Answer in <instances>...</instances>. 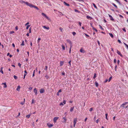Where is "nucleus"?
<instances>
[{"instance_id":"1","label":"nucleus","mask_w":128,"mask_h":128,"mask_svg":"<svg viewBox=\"0 0 128 128\" xmlns=\"http://www.w3.org/2000/svg\"><path fill=\"white\" fill-rule=\"evenodd\" d=\"M19 2H20L21 3H25V4L27 6H29L30 4V3L28 2H26L22 0H20L19 1Z\"/></svg>"},{"instance_id":"2","label":"nucleus","mask_w":128,"mask_h":128,"mask_svg":"<svg viewBox=\"0 0 128 128\" xmlns=\"http://www.w3.org/2000/svg\"><path fill=\"white\" fill-rule=\"evenodd\" d=\"M29 6L30 8H34L38 10H39V8L36 6H34L30 4Z\"/></svg>"},{"instance_id":"3","label":"nucleus","mask_w":128,"mask_h":128,"mask_svg":"<svg viewBox=\"0 0 128 128\" xmlns=\"http://www.w3.org/2000/svg\"><path fill=\"white\" fill-rule=\"evenodd\" d=\"M42 16L44 17L45 18H46L48 20H50V18H49L48 17V16H47L45 14H44V13H42Z\"/></svg>"},{"instance_id":"4","label":"nucleus","mask_w":128,"mask_h":128,"mask_svg":"<svg viewBox=\"0 0 128 128\" xmlns=\"http://www.w3.org/2000/svg\"><path fill=\"white\" fill-rule=\"evenodd\" d=\"M77 120V119L76 118H74V126L75 127V125L76 123Z\"/></svg>"},{"instance_id":"5","label":"nucleus","mask_w":128,"mask_h":128,"mask_svg":"<svg viewBox=\"0 0 128 128\" xmlns=\"http://www.w3.org/2000/svg\"><path fill=\"white\" fill-rule=\"evenodd\" d=\"M128 103V102H126L122 104L121 105V107L123 108L124 107V106L126 105Z\"/></svg>"},{"instance_id":"6","label":"nucleus","mask_w":128,"mask_h":128,"mask_svg":"<svg viewBox=\"0 0 128 128\" xmlns=\"http://www.w3.org/2000/svg\"><path fill=\"white\" fill-rule=\"evenodd\" d=\"M58 118L57 117H55L54 118L53 120L54 123L56 122V120Z\"/></svg>"},{"instance_id":"7","label":"nucleus","mask_w":128,"mask_h":128,"mask_svg":"<svg viewBox=\"0 0 128 128\" xmlns=\"http://www.w3.org/2000/svg\"><path fill=\"white\" fill-rule=\"evenodd\" d=\"M117 53L120 55V56L122 57H123L122 55L121 54V53L118 50H117Z\"/></svg>"},{"instance_id":"8","label":"nucleus","mask_w":128,"mask_h":128,"mask_svg":"<svg viewBox=\"0 0 128 128\" xmlns=\"http://www.w3.org/2000/svg\"><path fill=\"white\" fill-rule=\"evenodd\" d=\"M108 15L109 16L110 18V20L112 21H114V19L112 16L111 15L109 14H108Z\"/></svg>"},{"instance_id":"9","label":"nucleus","mask_w":128,"mask_h":128,"mask_svg":"<svg viewBox=\"0 0 128 128\" xmlns=\"http://www.w3.org/2000/svg\"><path fill=\"white\" fill-rule=\"evenodd\" d=\"M44 91V90L43 88H41L40 89V92L41 94L43 93Z\"/></svg>"},{"instance_id":"10","label":"nucleus","mask_w":128,"mask_h":128,"mask_svg":"<svg viewBox=\"0 0 128 128\" xmlns=\"http://www.w3.org/2000/svg\"><path fill=\"white\" fill-rule=\"evenodd\" d=\"M63 3L64 5L67 6H70V4H69L66 3L65 1H64Z\"/></svg>"},{"instance_id":"11","label":"nucleus","mask_w":128,"mask_h":128,"mask_svg":"<svg viewBox=\"0 0 128 128\" xmlns=\"http://www.w3.org/2000/svg\"><path fill=\"white\" fill-rule=\"evenodd\" d=\"M80 52L83 53L85 52V51H84L83 49L82 48L80 49Z\"/></svg>"},{"instance_id":"12","label":"nucleus","mask_w":128,"mask_h":128,"mask_svg":"<svg viewBox=\"0 0 128 128\" xmlns=\"http://www.w3.org/2000/svg\"><path fill=\"white\" fill-rule=\"evenodd\" d=\"M34 92L35 93V94L36 95H37V90H36V88L34 89Z\"/></svg>"},{"instance_id":"13","label":"nucleus","mask_w":128,"mask_h":128,"mask_svg":"<svg viewBox=\"0 0 128 128\" xmlns=\"http://www.w3.org/2000/svg\"><path fill=\"white\" fill-rule=\"evenodd\" d=\"M43 28L45 29H47L48 30L49 29V28L48 27H46V26H43Z\"/></svg>"},{"instance_id":"14","label":"nucleus","mask_w":128,"mask_h":128,"mask_svg":"<svg viewBox=\"0 0 128 128\" xmlns=\"http://www.w3.org/2000/svg\"><path fill=\"white\" fill-rule=\"evenodd\" d=\"M86 18L88 19H90V20H91L92 18V17L88 16H86Z\"/></svg>"},{"instance_id":"15","label":"nucleus","mask_w":128,"mask_h":128,"mask_svg":"<svg viewBox=\"0 0 128 128\" xmlns=\"http://www.w3.org/2000/svg\"><path fill=\"white\" fill-rule=\"evenodd\" d=\"M20 86H18L17 87L16 89V90L18 91H19L20 90Z\"/></svg>"},{"instance_id":"16","label":"nucleus","mask_w":128,"mask_h":128,"mask_svg":"<svg viewBox=\"0 0 128 128\" xmlns=\"http://www.w3.org/2000/svg\"><path fill=\"white\" fill-rule=\"evenodd\" d=\"M48 126V127L49 128H51L53 126V125L52 124H47Z\"/></svg>"},{"instance_id":"17","label":"nucleus","mask_w":128,"mask_h":128,"mask_svg":"<svg viewBox=\"0 0 128 128\" xmlns=\"http://www.w3.org/2000/svg\"><path fill=\"white\" fill-rule=\"evenodd\" d=\"M62 119H63L64 120V122H66V117L65 116L64 117L62 118Z\"/></svg>"},{"instance_id":"18","label":"nucleus","mask_w":128,"mask_h":128,"mask_svg":"<svg viewBox=\"0 0 128 128\" xmlns=\"http://www.w3.org/2000/svg\"><path fill=\"white\" fill-rule=\"evenodd\" d=\"M66 41L70 44L72 43L71 41L69 39H67Z\"/></svg>"},{"instance_id":"19","label":"nucleus","mask_w":128,"mask_h":128,"mask_svg":"<svg viewBox=\"0 0 128 128\" xmlns=\"http://www.w3.org/2000/svg\"><path fill=\"white\" fill-rule=\"evenodd\" d=\"M109 34L110 35V36L112 38H113V36L112 34L111 33H109Z\"/></svg>"},{"instance_id":"20","label":"nucleus","mask_w":128,"mask_h":128,"mask_svg":"<svg viewBox=\"0 0 128 128\" xmlns=\"http://www.w3.org/2000/svg\"><path fill=\"white\" fill-rule=\"evenodd\" d=\"M2 84H4V88H6V87L7 86H6V83H2Z\"/></svg>"},{"instance_id":"21","label":"nucleus","mask_w":128,"mask_h":128,"mask_svg":"<svg viewBox=\"0 0 128 128\" xmlns=\"http://www.w3.org/2000/svg\"><path fill=\"white\" fill-rule=\"evenodd\" d=\"M74 107H73L71 108L70 109V112H72L74 110Z\"/></svg>"},{"instance_id":"22","label":"nucleus","mask_w":128,"mask_h":128,"mask_svg":"<svg viewBox=\"0 0 128 128\" xmlns=\"http://www.w3.org/2000/svg\"><path fill=\"white\" fill-rule=\"evenodd\" d=\"M2 68H2V67L1 68V70H0V72L2 74H4V72H3V71L2 70Z\"/></svg>"},{"instance_id":"23","label":"nucleus","mask_w":128,"mask_h":128,"mask_svg":"<svg viewBox=\"0 0 128 128\" xmlns=\"http://www.w3.org/2000/svg\"><path fill=\"white\" fill-rule=\"evenodd\" d=\"M30 115L29 114L27 115L26 116V117L28 118H30Z\"/></svg>"},{"instance_id":"24","label":"nucleus","mask_w":128,"mask_h":128,"mask_svg":"<svg viewBox=\"0 0 128 128\" xmlns=\"http://www.w3.org/2000/svg\"><path fill=\"white\" fill-rule=\"evenodd\" d=\"M62 49L63 50H64L65 49V47L64 46V45H62Z\"/></svg>"},{"instance_id":"25","label":"nucleus","mask_w":128,"mask_h":128,"mask_svg":"<svg viewBox=\"0 0 128 128\" xmlns=\"http://www.w3.org/2000/svg\"><path fill=\"white\" fill-rule=\"evenodd\" d=\"M112 4L113 5L114 7H115L116 8H117V7L116 6L114 3H112Z\"/></svg>"},{"instance_id":"26","label":"nucleus","mask_w":128,"mask_h":128,"mask_svg":"<svg viewBox=\"0 0 128 128\" xmlns=\"http://www.w3.org/2000/svg\"><path fill=\"white\" fill-rule=\"evenodd\" d=\"M95 84L96 87H98V84L97 82H95Z\"/></svg>"},{"instance_id":"27","label":"nucleus","mask_w":128,"mask_h":128,"mask_svg":"<svg viewBox=\"0 0 128 128\" xmlns=\"http://www.w3.org/2000/svg\"><path fill=\"white\" fill-rule=\"evenodd\" d=\"M93 5L95 8L96 9H97V8L96 6V5L94 4L93 3Z\"/></svg>"},{"instance_id":"28","label":"nucleus","mask_w":128,"mask_h":128,"mask_svg":"<svg viewBox=\"0 0 128 128\" xmlns=\"http://www.w3.org/2000/svg\"><path fill=\"white\" fill-rule=\"evenodd\" d=\"M99 27H100V28L102 30H104V29L102 28V27L101 26H100V25H99Z\"/></svg>"},{"instance_id":"29","label":"nucleus","mask_w":128,"mask_h":128,"mask_svg":"<svg viewBox=\"0 0 128 128\" xmlns=\"http://www.w3.org/2000/svg\"><path fill=\"white\" fill-rule=\"evenodd\" d=\"M60 30L62 32H63V29L62 28L60 27L59 28Z\"/></svg>"},{"instance_id":"30","label":"nucleus","mask_w":128,"mask_h":128,"mask_svg":"<svg viewBox=\"0 0 128 128\" xmlns=\"http://www.w3.org/2000/svg\"><path fill=\"white\" fill-rule=\"evenodd\" d=\"M72 34L74 36L76 34V33L75 32H72Z\"/></svg>"},{"instance_id":"31","label":"nucleus","mask_w":128,"mask_h":128,"mask_svg":"<svg viewBox=\"0 0 128 128\" xmlns=\"http://www.w3.org/2000/svg\"><path fill=\"white\" fill-rule=\"evenodd\" d=\"M24 41H23L22 42V44H21V45L22 46H24Z\"/></svg>"},{"instance_id":"32","label":"nucleus","mask_w":128,"mask_h":128,"mask_svg":"<svg viewBox=\"0 0 128 128\" xmlns=\"http://www.w3.org/2000/svg\"><path fill=\"white\" fill-rule=\"evenodd\" d=\"M112 78V76H110V78H109V79H108V82H110V81L111 80Z\"/></svg>"},{"instance_id":"33","label":"nucleus","mask_w":128,"mask_h":128,"mask_svg":"<svg viewBox=\"0 0 128 128\" xmlns=\"http://www.w3.org/2000/svg\"><path fill=\"white\" fill-rule=\"evenodd\" d=\"M30 25H28L26 27V29H27V30H28V28L30 27Z\"/></svg>"},{"instance_id":"34","label":"nucleus","mask_w":128,"mask_h":128,"mask_svg":"<svg viewBox=\"0 0 128 128\" xmlns=\"http://www.w3.org/2000/svg\"><path fill=\"white\" fill-rule=\"evenodd\" d=\"M63 64V62H60V66H62Z\"/></svg>"},{"instance_id":"35","label":"nucleus","mask_w":128,"mask_h":128,"mask_svg":"<svg viewBox=\"0 0 128 128\" xmlns=\"http://www.w3.org/2000/svg\"><path fill=\"white\" fill-rule=\"evenodd\" d=\"M92 28L93 30H95L96 32H97L98 31V30H97L94 27H93Z\"/></svg>"},{"instance_id":"36","label":"nucleus","mask_w":128,"mask_h":128,"mask_svg":"<svg viewBox=\"0 0 128 128\" xmlns=\"http://www.w3.org/2000/svg\"><path fill=\"white\" fill-rule=\"evenodd\" d=\"M45 77L46 78L48 79L49 78V76L47 75L46 74L45 76Z\"/></svg>"},{"instance_id":"37","label":"nucleus","mask_w":128,"mask_h":128,"mask_svg":"<svg viewBox=\"0 0 128 128\" xmlns=\"http://www.w3.org/2000/svg\"><path fill=\"white\" fill-rule=\"evenodd\" d=\"M120 5H121L122 4L118 0V2H117Z\"/></svg>"},{"instance_id":"38","label":"nucleus","mask_w":128,"mask_h":128,"mask_svg":"<svg viewBox=\"0 0 128 128\" xmlns=\"http://www.w3.org/2000/svg\"><path fill=\"white\" fill-rule=\"evenodd\" d=\"M41 40V38H38V43L40 42V40Z\"/></svg>"},{"instance_id":"39","label":"nucleus","mask_w":128,"mask_h":128,"mask_svg":"<svg viewBox=\"0 0 128 128\" xmlns=\"http://www.w3.org/2000/svg\"><path fill=\"white\" fill-rule=\"evenodd\" d=\"M48 66H46L45 70H47L48 69Z\"/></svg>"},{"instance_id":"40","label":"nucleus","mask_w":128,"mask_h":128,"mask_svg":"<svg viewBox=\"0 0 128 128\" xmlns=\"http://www.w3.org/2000/svg\"><path fill=\"white\" fill-rule=\"evenodd\" d=\"M14 78L15 79H16L17 78V76L15 75L14 76Z\"/></svg>"},{"instance_id":"41","label":"nucleus","mask_w":128,"mask_h":128,"mask_svg":"<svg viewBox=\"0 0 128 128\" xmlns=\"http://www.w3.org/2000/svg\"><path fill=\"white\" fill-rule=\"evenodd\" d=\"M92 110H93V108H90V109L89 111L90 112H91Z\"/></svg>"},{"instance_id":"42","label":"nucleus","mask_w":128,"mask_h":128,"mask_svg":"<svg viewBox=\"0 0 128 128\" xmlns=\"http://www.w3.org/2000/svg\"><path fill=\"white\" fill-rule=\"evenodd\" d=\"M116 59H114V63H116Z\"/></svg>"},{"instance_id":"43","label":"nucleus","mask_w":128,"mask_h":128,"mask_svg":"<svg viewBox=\"0 0 128 128\" xmlns=\"http://www.w3.org/2000/svg\"><path fill=\"white\" fill-rule=\"evenodd\" d=\"M122 30L125 32H126V30L125 29V28H123L122 29Z\"/></svg>"},{"instance_id":"44","label":"nucleus","mask_w":128,"mask_h":128,"mask_svg":"<svg viewBox=\"0 0 128 128\" xmlns=\"http://www.w3.org/2000/svg\"><path fill=\"white\" fill-rule=\"evenodd\" d=\"M65 73L64 72L62 73V74L63 76H64L65 75Z\"/></svg>"},{"instance_id":"45","label":"nucleus","mask_w":128,"mask_h":128,"mask_svg":"<svg viewBox=\"0 0 128 128\" xmlns=\"http://www.w3.org/2000/svg\"><path fill=\"white\" fill-rule=\"evenodd\" d=\"M71 60H70L69 62H68V63L69 64V65L70 66H71V63L70 62H71Z\"/></svg>"},{"instance_id":"46","label":"nucleus","mask_w":128,"mask_h":128,"mask_svg":"<svg viewBox=\"0 0 128 128\" xmlns=\"http://www.w3.org/2000/svg\"><path fill=\"white\" fill-rule=\"evenodd\" d=\"M29 33H31V28H29Z\"/></svg>"},{"instance_id":"47","label":"nucleus","mask_w":128,"mask_h":128,"mask_svg":"<svg viewBox=\"0 0 128 128\" xmlns=\"http://www.w3.org/2000/svg\"><path fill=\"white\" fill-rule=\"evenodd\" d=\"M97 42L98 46H100V43L99 41L98 40H97Z\"/></svg>"},{"instance_id":"48","label":"nucleus","mask_w":128,"mask_h":128,"mask_svg":"<svg viewBox=\"0 0 128 128\" xmlns=\"http://www.w3.org/2000/svg\"><path fill=\"white\" fill-rule=\"evenodd\" d=\"M70 44V48H72V43H71V44Z\"/></svg>"},{"instance_id":"49","label":"nucleus","mask_w":128,"mask_h":128,"mask_svg":"<svg viewBox=\"0 0 128 128\" xmlns=\"http://www.w3.org/2000/svg\"><path fill=\"white\" fill-rule=\"evenodd\" d=\"M117 63L119 65L120 62V61L119 60H118L117 62Z\"/></svg>"},{"instance_id":"50","label":"nucleus","mask_w":128,"mask_h":128,"mask_svg":"<svg viewBox=\"0 0 128 128\" xmlns=\"http://www.w3.org/2000/svg\"><path fill=\"white\" fill-rule=\"evenodd\" d=\"M60 106H63L64 105V104H63V103H62V102H61L60 103Z\"/></svg>"},{"instance_id":"51","label":"nucleus","mask_w":128,"mask_h":128,"mask_svg":"<svg viewBox=\"0 0 128 128\" xmlns=\"http://www.w3.org/2000/svg\"><path fill=\"white\" fill-rule=\"evenodd\" d=\"M14 33V31H11L10 32V34H12Z\"/></svg>"},{"instance_id":"52","label":"nucleus","mask_w":128,"mask_h":128,"mask_svg":"<svg viewBox=\"0 0 128 128\" xmlns=\"http://www.w3.org/2000/svg\"><path fill=\"white\" fill-rule=\"evenodd\" d=\"M119 16L120 17L122 18H123V16H122V15L120 14Z\"/></svg>"},{"instance_id":"53","label":"nucleus","mask_w":128,"mask_h":128,"mask_svg":"<svg viewBox=\"0 0 128 128\" xmlns=\"http://www.w3.org/2000/svg\"><path fill=\"white\" fill-rule=\"evenodd\" d=\"M80 26H81L82 23L80 22H78Z\"/></svg>"},{"instance_id":"54","label":"nucleus","mask_w":128,"mask_h":128,"mask_svg":"<svg viewBox=\"0 0 128 128\" xmlns=\"http://www.w3.org/2000/svg\"><path fill=\"white\" fill-rule=\"evenodd\" d=\"M18 65L20 66V68L21 67V64L20 63H18Z\"/></svg>"},{"instance_id":"55","label":"nucleus","mask_w":128,"mask_h":128,"mask_svg":"<svg viewBox=\"0 0 128 128\" xmlns=\"http://www.w3.org/2000/svg\"><path fill=\"white\" fill-rule=\"evenodd\" d=\"M24 104V102H21L20 103V104H22V105H23V104Z\"/></svg>"},{"instance_id":"56","label":"nucleus","mask_w":128,"mask_h":128,"mask_svg":"<svg viewBox=\"0 0 128 128\" xmlns=\"http://www.w3.org/2000/svg\"><path fill=\"white\" fill-rule=\"evenodd\" d=\"M118 42L120 43H122L121 41L119 40H118Z\"/></svg>"},{"instance_id":"57","label":"nucleus","mask_w":128,"mask_h":128,"mask_svg":"<svg viewBox=\"0 0 128 128\" xmlns=\"http://www.w3.org/2000/svg\"><path fill=\"white\" fill-rule=\"evenodd\" d=\"M84 34H85V35L86 36H87V37L89 36L87 34H85V33H84Z\"/></svg>"},{"instance_id":"58","label":"nucleus","mask_w":128,"mask_h":128,"mask_svg":"<svg viewBox=\"0 0 128 128\" xmlns=\"http://www.w3.org/2000/svg\"><path fill=\"white\" fill-rule=\"evenodd\" d=\"M26 74H24V79L25 77L26 76Z\"/></svg>"},{"instance_id":"59","label":"nucleus","mask_w":128,"mask_h":128,"mask_svg":"<svg viewBox=\"0 0 128 128\" xmlns=\"http://www.w3.org/2000/svg\"><path fill=\"white\" fill-rule=\"evenodd\" d=\"M108 81V80L107 79H106L104 82H105V83L106 82Z\"/></svg>"},{"instance_id":"60","label":"nucleus","mask_w":128,"mask_h":128,"mask_svg":"<svg viewBox=\"0 0 128 128\" xmlns=\"http://www.w3.org/2000/svg\"><path fill=\"white\" fill-rule=\"evenodd\" d=\"M63 103L64 104H65L66 103V101L65 100H64L63 102Z\"/></svg>"},{"instance_id":"61","label":"nucleus","mask_w":128,"mask_h":128,"mask_svg":"<svg viewBox=\"0 0 128 128\" xmlns=\"http://www.w3.org/2000/svg\"><path fill=\"white\" fill-rule=\"evenodd\" d=\"M62 90L60 89L59 90L58 92H62Z\"/></svg>"},{"instance_id":"62","label":"nucleus","mask_w":128,"mask_h":128,"mask_svg":"<svg viewBox=\"0 0 128 128\" xmlns=\"http://www.w3.org/2000/svg\"><path fill=\"white\" fill-rule=\"evenodd\" d=\"M29 23L28 22L26 24H25V25L26 26L27 25H28V24H29Z\"/></svg>"},{"instance_id":"63","label":"nucleus","mask_w":128,"mask_h":128,"mask_svg":"<svg viewBox=\"0 0 128 128\" xmlns=\"http://www.w3.org/2000/svg\"><path fill=\"white\" fill-rule=\"evenodd\" d=\"M99 120H98V119H97L96 121V122L97 123H98L99 122Z\"/></svg>"},{"instance_id":"64","label":"nucleus","mask_w":128,"mask_h":128,"mask_svg":"<svg viewBox=\"0 0 128 128\" xmlns=\"http://www.w3.org/2000/svg\"><path fill=\"white\" fill-rule=\"evenodd\" d=\"M32 89V88L31 87H30L28 89L29 90H31Z\"/></svg>"}]
</instances>
